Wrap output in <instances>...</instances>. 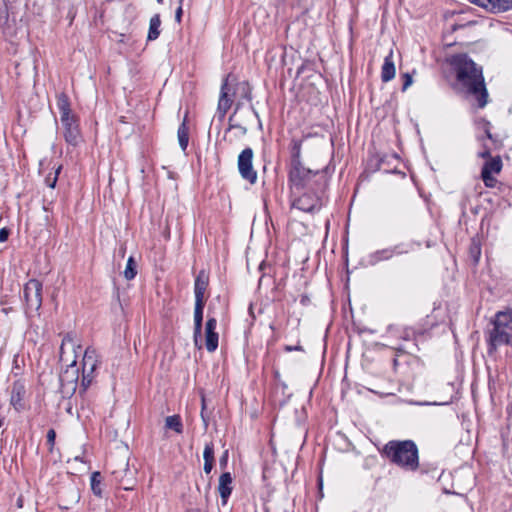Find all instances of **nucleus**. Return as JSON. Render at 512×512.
<instances>
[{"mask_svg":"<svg viewBox=\"0 0 512 512\" xmlns=\"http://www.w3.org/2000/svg\"><path fill=\"white\" fill-rule=\"evenodd\" d=\"M57 108L60 113V119L67 120V117L74 116L70 108V100L69 97L65 93H60L57 95Z\"/></svg>","mask_w":512,"mask_h":512,"instance_id":"aec40b11","label":"nucleus"},{"mask_svg":"<svg viewBox=\"0 0 512 512\" xmlns=\"http://www.w3.org/2000/svg\"><path fill=\"white\" fill-rule=\"evenodd\" d=\"M165 427L174 430L176 433H182L183 425L179 415L168 416L165 419Z\"/></svg>","mask_w":512,"mask_h":512,"instance_id":"b1692460","label":"nucleus"},{"mask_svg":"<svg viewBox=\"0 0 512 512\" xmlns=\"http://www.w3.org/2000/svg\"><path fill=\"white\" fill-rule=\"evenodd\" d=\"M471 3H474L480 7L483 6V4L485 3V0H469Z\"/></svg>","mask_w":512,"mask_h":512,"instance_id":"58836bf2","label":"nucleus"},{"mask_svg":"<svg viewBox=\"0 0 512 512\" xmlns=\"http://www.w3.org/2000/svg\"><path fill=\"white\" fill-rule=\"evenodd\" d=\"M179 7L177 8L176 10V13H175V19L177 22H180L181 21V17H182V13H183V10H182V3L179 2Z\"/></svg>","mask_w":512,"mask_h":512,"instance_id":"e433bc0d","label":"nucleus"},{"mask_svg":"<svg viewBox=\"0 0 512 512\" xmlns=\"http://www.w3.org/2000/svg\"><path fill=\"white\" fill-rule=\"evenodd\" d=\"M25 395L26 389L24 383L15 381L11 389L10 404L16 411H21L25 408Z\"/></svg>","mask_w":512,"mask_h":512,"instance_id":"ddd939ff","label":"nucleus"},{"mask_svg":"<svg viewBox=\"0 0 512 512\" xmlns=\"http://www.w3.org/2000/svg\"><path fill=\"white\" fill-rule=\"evenodd\" d=\"M217 320L214 317L208 318L205 325V347L208 352H214L218 348L219 335L216 332Z\"/></svg>","mask_w":512,"mask_h":512,"instance_id":"f8f14e48","label":"nucleus"},{"mask_svg":"<svg viewBox=\"0 0 512 512\" xmlns=\"http://www.w3.org/2000/svg\"><path fill=\"white\" fill-rule=\"evenodd\" d=\"M63 126V136L67 144L77 146L82 141L78 118L76 115L60 119Z\"/></svg>","mask_w":512,"mask_h":512,"instance_id":"9b49d317","label":"nucleus"},{"mask_svg":"<svg viewBox=\"0 0 512 512\" xmlns=\"http://www.w3.org/2000/svg\"><path fill=\"white\" fill-rule=\"evenodd\" d=\"M232 476L229 472L223 473L219 478L218 491L223 505L227 504L232 493Z\"/></svg>","mask_w":512,"mask_h":512,"instance_id":"dca6fc26","label":"nucleus"},{"mask_svg":"<svg viewBox=\"0 0 512 512\" xmlns=\"http://www.w3.org/2000/svg\"><path fill=\"white\" fill-rule=\"evenodd\" d=\"M391 256L392 251L389 249L378 251L375 254L371 255L369 264L374 265L380 260L389 259Z\"/></svg>","mask_w":512,"mask_h":512,"instance_id":"bb28decb","label":"nucleus"},{"mask_svg":"<svg viewBox=\"0 0 512 512\" xmlns=\"http://www.w3.org/2000/svg\"><path fill=\"white\" fill-rule=\"evenodd\" d=\"M157 2H158V3H162V2H163V0H157Z\"/></svg>","mask_w":512,"mask_h":512,"instance_id":"864d4df0","label":"nucleus"},{"mask_svg":"<svg viewBox=\"0 0 512 512\" xmlns=\"http://www.w3.org/2000/svg\"><path fill=\"white\" fill-rule=\"evenodd\" d=\"M320 178L321 182L316 185V190L314 191L312 186H310L307 191L293 201V208L306 213H315L325 205L327 179L325 175H320Z\"/></svg>","mask_w":512,"mask_h":512,"instance_id":"7ed1b4c3","label":"nucleus"},{"mask_svg":"<svg viewBox=\"0 0 512 512\" xmlns=\"http://www.w3.org/2000/svg\"><path fill=\"white\" fill-rule=\"evenodd\" d=\"M61 166H58L53 174V176L51 175H48L45 179V183L48 187L50 188H54L56 186V183H57V180H58V175L61 171Z\"/></svg>","mask_w":512,"mask_h":512,"instance_id":"c85d7f7f","label":"nucleus"},{"mask_svg":"<svg viewBox=\"0 0 512 512\" xmlns=\"http://www.w3.org/2000/svg\"><path fill=\"white\" fill-rule=\"evenodd\" d=\"M5 14H6V12H5V11H3L2 9H0V16L5 17Z\"/></svg>","mask_w":512,"mask_h":512,"instance_id":"de8ad7c7","label":"nucleus"},{"mask_svg":"<svg viewBox=\"0 0 512 512\" xmlns=\"http://www.w3.org/2000/svg\"><path fill=\"white\" fill-rule=\"evenodd\" d=\"M451 64L456 70L457 79L470 94L476 96L478 105L483 108L487 104V90L484 85L482 69L465 54L452 58Z\"/></svg>","mask_w":512,"mask_h":512,"instance_id":"f257e3e1","label":"nucleus"},{"mask_svg":"<svg viewBox=\"0 0 512 512\" xmlns=\"http://www.w3.org/2000/svg\"><path fill=\"white\" fill-rule=\"evenodd\" d=\"M47 443L49 444L50 446V450L53 449V446L55 444V439H56V432L54 429H49L48 432H47Z\"/></svg>","mask_w":512,"mask_h":512,"instance_id":"2f4dec72","label":"nucleus"},{"mask_svg":"<svg viewBox=\"0 0 512 512\" xmlns=\"http://www.w3.org/2000/svg\"><path fill=\"white\" fill-rule=\"evenodd\" d=\"M231 74H228L222 82L220 96L217 106V113L223 119L233 104L235 88L230 84Z\"/></svg>","mask_w":512,"mask_h":512,"instance_id":"9d476101","label":"nucleus"},{"mask_svg":"<svg viewBox=\"0 0 512 512\" xmlns=\"http://www.w3.org/2000/svg\"><path fill=\"white\" fill-rule=\"evenodd\" d=\"M226 457H227V452H225L224 456L221 458V461H220L221 464L226 463Z\"/></svg>","mask_w":512,"mask_h":512,"instance_id":"ea45409f","label":"nucleus"},{"mask_svg":"<svg viewBox=\"0 0 512 512\" xmlns=\"http://www.w3.org/2000/svg\"><path fill=\"white\" fill-rule=\"evenodd\" d=\"M74 460H75V461L84 462L83 457H81V456H75V457H74Z\"/></svg>","mask_w":512,"mask_h":512,"instance_id":"a19ab883","label":"nucleus"},{"mask_svg":"<svg viewBox=\"0 0 512 512\" xmlns=\"http://www.w3.org/2000/svg\"><path fill=\"white\" fill-rule=\"evenodd\" d=\"M347 368H348V364L346 363V365H345V377H344V381L347 379Z\"/></svg>","mask_w":512,"mask_h":512,"instance_id":"c03bdc74","label":"nucleus"},{"mask_svg":"<svg viewBox=\"0 0 512 512\" xmlns=\"http://www.w3.org/2000/svg\"><path fill=\"white\" fill-rule=\"evenodd\" d=\"M486 135H487V138H489V139H491V138H492V135H491V133H490V131H489V130H486Z\"/></svg>","mask_w":512,"mask_h":512,"instance_id":"49530a36","label":"nucleus"},{"mask_svg":"<svg viewBox=\"0 0 512 512\" xmlns=\"http://www.w3.org/2000/svg\"><path fill=\"white\" fill-rule=\"evenodd\" d=\"M213 463H214V461H208V462L204 461L203 468H204V471L206 474H209L211 472V470L213 468Z\"/></svg>","mask_w":512,"mask_h":512,"instance_id":"c9c22d12","label":"nucleus"},{"mask_svg":"<svg viewBox=\"0 0 512 512\" xmlns=\"http://www.w3.org/2000/svg\"><path fill=\"white\" fill-rule=\"evenodd\" d=\"M3 421H4V419H3V418H1V419H0V427L3 425Z\"/></svg>","mask_w":512,"mask_h":512,"instance_id":"8fccbe9b","label":"nucleus"},{"mask_svg":"<svg viewBox=\"0 0 512 512\" xmlns=\"http://www.w3.org/2000/svg\"><path fill=\"white\" fill-rule=\"evenodd\" d=\"M244 97L247 99V100H251L252 99V96H251V89L249 87L248 84H245V87H244Z\"/></svg>","mask_w":512,"mask_h":512,"instance_id":"4c0bfd02","label":"nucleus"},{"mask_svg":"<svg viewBox=\"0 0 512 512\" xmlns=\"http://www.w3.org/2000/svg\"><path fill=\"white\" fill-rule=\"evenodd\" d=\"M253 150L245 148L238 156L237 166L241 177L248 181L250 184H255L257 181V172L253 168Z\"/></svg>","mask_w":512,"mask_h":512,"instance_id":"1a4fd4ad","label":"nucleus"},{"mask_svg":"<svg viewBox=\"0 0 512 512\" xmlns=\"http://www.w3.org/2000/svg\"><path fill=\"white\" fill-rule=\"evenodd\" d=\"M42 283L37 279H30L24 286V299L28 310L38 311L42 305Z\"/></svg>","mask_w":512,"mask_h":512,"instance_id":"6e6552de","label":"nucleus"},{"mask_svg":"<svg viewBox=\"0 0 512 512\" xmlns=\"http://www.w3.org/2000/svg\"><path fill=\"white\" fill-rule=\"evenodd\" d=\"M136 262L132 256L127 260L126 268L124 270V277L127 280H132L137 275Z\"/></svg>","mask_w":512,"mask_h":512,"instance_id":"393cba45","label":"nucleus"},{"mask_svg":"<svg viewBox=\"0 0 512 512\" xmlns=\"http://www.w3.org/2000/svg\"><path fill=\"white\" fill-rule=\"evenodd\" d=\"M284 350L286 352H292V351H303V347L301 345H295V346H291V345H286L284 347Z\"/></svg>","mask_w":512,"mask_h":512,"instance_id":"f704fd0d","label":"nucleus"},{"mask_svg":"<svg viewBox=\"0 0 512 512\" xmlns=\"http://www.w3.org/2000/svg\"><path fill=\"white\" fill-rule=\"evenodd\" d=\"M344 262H345V267H346V276H345V279H344V289L347 292V300H348L349 309H350V311H352V306H351V301H350V294H349V281H350V277H349V269H348L349 257H348V238L347 237L345 238V245H344Z\"/></svg>","mask_w":512,"mask_h":512,"instance_id":"4be33fe9","label":"nucleus"},{"mask_svg":"<svg viewBox=\"0 0 512 512\" xmlns=\"http://www.w3.org/2000/svg\"><path fill=\"white\" fill-rule=\"evenodd\" d=\"M493 329L489 334V351H495L500 345L512 342V311H500L493 320Z\"/></svg>","mask_w":512,"mask_h":512,"instance_id":"20e7f679","label":"nucleus"},{"mask_svg":"<svg viewBox=\"0 0 512 512\" xmlns=\"http://www.w3.org/2000/svg\"><path fill=\"white\" fill-rule=\"evenodd\" d=\"M209 284V275L205 270H200L194 283L195 301H205V292Z\"/></svg>","mask_w":512,"mask_h":512,"instance_id":"2eb2a0df","label":"nucleus"},{"mask_svg":"<svg viewBox=\"0 0 512 512\" xmlns=\"http://www.w3.org/2000/svg\"><path fill=\"white\" fill-rule=\"evenodd\" d=\"M403 79H404V82H403L402 90L405 91L409 86H411L413 81H412L411 75L408 73L403 74Z\"/></svg>","mask_w":512,"mask_h":512,"instance_id":"473e14b6","label":"nucleus"},{"mask_svg":"<svg viewBox=\"0 0 512 512\" xmlns=\"http://www.w3.org/2000/svg\"><path fill=\"white\" fill-rule=\"evenodd\" d=\"M232 119H233V116H230L229 117V128H228V130L236 129L237 131L240 132L241 135H245L246 132H247L246 127H244L242 125H239V124H232L231 123Z\"/></svg>","mask_w":512,"mask_h":512,"instance_id":"c756f323","label":"nucleus"},{"mask_svg":"<svg viewBox=\"0 0 512 512\" xmlns=\"http://www.w3.org/2000/svg\"><path fill=\"white\" fill-rule=\"evenodd\" d=\"M179 2H180V3H182V2H183V0H179Z\"/></svg>","mask_w":512,"mask_h":512,"instance_id":"5fc2aeb1","label":"nucleus"},{"mask_svg":"<svg viewBox=\"0 0 512 512\" xmlns=\"http://www.w3.org/2000/svg\"><path fill=\"white\" fill-rule=\"evenodd\" d=\"M349 29L352 31V20L349 22Z\"/></svg>","mask_w":512,"mask_h":512,"instance_id":"09e8293b","label":"nucleus"},{"mask_svg":"<svg viewBox=\"0 0 512 512\" xmlns=\"http://www.w3.org/2000/svg\"><path fill=\"white\" fill-rule=\"evenodd\" d=\"M478 155L481 158H488L483 165L481 177L486 187L493 188L497 182L493 174H499L501 172L502 160L499 156L490 157V150L488 148H484Z\"/></svg>","mask_w":512,"mask_h":512,"instance_id":"423d86ee","label":"nucleus"},{"mask_svg":"<svg viewBox=\"0 0 512 512\" xmlns=\"http://www.w3.org/2000/svg\"><path fill=\"white\" fill-rule=\"evenodd\" d=\"M99 365L97 352L94 348L88 347L85 350L82 360V381L81 385L87 389L95 378V372Z\"/></svg>","mask_w":512,"mask_h":512,"instance_id":"0eeeda50","label":"nucleus"},{"mask_svg":"<svg viewBox=\"0 0 512 512\" xmlns=\"http://www.w3.org/2000/svg\"><path fill=\"white\" fill-rule=\"evenodd\" d=\"M304 70V65L298 68L297 74H301Z\"/></svg>","mask_w":512,"mask_h":512,"instance_id":"37998d69","label":"nucleus"},{"mask_svg":"<svg viewBox=\"0 0 512 512\" xmlns=\"http://www.w3.org/2000/svg\"><path fill=\"white\" fill-rule=\"evenodd\" d=\"M318 484H319V489L321 492L322 491V478L321 477H319Z\"/></svg>","mask_w":512,"mask_h":512,"instance_id":"79ce46f5","label":"nucleus"},{"mask_svg":"<svg viewBox=\"0 0 512 512\" xmlns=\"http://www.w3.org/2000/svg\"><path fill=\"white\" fill-rule=\"evenodd\" d=\"M160 26H161L160 15L159 14H155L150 19V23H149V30H148V35H147V39L149 41H154V40H156L159 37V35H160Z\"/></svg>","mask_w":512,"mask_h":512,"instance_id":"412c9836","label":"nucleus"},{"mask_svg":"<svg viewBox=\"0 0 512 512\" xmlns=\"http://www.w3.org/2000/svg\"><path fill=\"white\" fill-rule=\"evenodd\" d=\"M178 142L183 151L187 149L189 142V129L185 121L179 126L177 131Z\"/></svg>","mask_w":512,"mask_h":512,"instance_id":"5701e85b","label":"nucleus"},{"mask_svg":"<svg viewBox=\"0 0 512 512\" xmlns=\"http://www.w3.org/2000/svg\"><path fill=\"white\" fill-rule=\"evenodd\" d=\"M482 8L492 13L505 12L512 8V0H485Z\"/></svg>","mask_w":512,"mask_h":512,"instance_id":"6ab92c4d","label":"nucleus"},{"mask_svg":"<svg viewBox=\"0 0 512 512\" xmlns=\"http://www.w3.org/2000/svg\"><path fill=\"white\" fill-rule=\"evenodd\" d=\"M396 69L393 61V51L384 58V63L381 68V79L383 82H389L395 77Z\"/></svg>","mask_w":512,"mask_h":512,"instance_id":"a211bd4d","label":"nucleus"},{"mask_svg":"<svg viewBox=\"0 0 512 512\" xmlns=\"http://www.w3.org/2000/svg\"><path fill=\"white\" fill-rule=\"evenodd\" d=\"M205 306V301H195L194 308V342L195 346L199 349L202 347L198 344L199 339L202 334V321H203V309Z\"/></svg>","mask_w":512,"mask_h":512,"instance_id":"4468645a","label":"nucleus"},{"mask_svg":"<svg viewBox=\"0 0 512 512\" xmlns=\"http://www.w3.org/2000/svg\"><path fill=\"white\" fill-rule=\"evenodd\" d=\"M101 474L100 472H93L92 475H91V489L93 491V493L97 496H101V488H100V484H101Z\"/></svg>","mask_w":512,"mask_h":512,"instance_id":"a878e982","label":"nucleus"},{"mask_svg":"<svg viewBox=\"0 0 512 512\" xmlns=\"http://www.w3.org/2000/svg\"><path fill=\"white\" fill-rule=\"evenodd\" d=\"M253 112L255 114L256 117H258V113L253 109Z\"/></svg>","mask_w":512,"mask_h":512,"instance_id":"603ef678","label":"nucleus"},{"mask_svg":"<svg viewBox=\"0 0 512 512\" xmlns=\"http://www.w3.org/2000/svg\"><path fill=\"white\" fill-rule=\"evenodd\" d=\"M68 346L72 349V351H74L75 343H74L72 335H70V334H66L62 339V343H61L60 351H59V357L62 362H65V363L71 362V365L73 366L76 363V356L70 357L68 355V353L66 351Z\"/></svg>","mask_w":512,"mask_h":512,"instance_id":"f3484780","label":"nucleus"},{"mask_svg":"<svg viewBox=\"0 0 512 512\" xmlns=\"http://www.w3.org/2000/svg\"><path fill=\"white\" fill-rule=\"evenodd\" d=\"M10 235V230L6 227L0 229V243L7 241Z\"/></svg>","mask_w":512,"mask_h":512,"instance_id":"72a5a7b5","label":"nucleus"},{"mask_svg":"<svg viewBox=\"0 0 512 512\" xmlns=\"http://www.w3.org/2000/svg\"><path fill=\"white\" fill-rule=\"evenodd\" d=\"M201 402H202L201 418H202V420L204 422L205 427L207 428L208 427V423H209V418H208V416L205 413V411H206V403H205V397L204 396H202Z\"/></svg>","mask_w":512,"mask_h":512,"instance_id":"7c9ffc66","label":"nucleus"},{"mask_svg":"<svg viewBox=\"0 0 512 512\" xmlns=\"http://www.w3.org/2000/svg\"><path fill=\"white\" fill-rule=\"evenodd\" d=\"M204 461H214V446L213 443H207L203 452Z\"/></svg>","mask_w":512,"mask_h":512,"instance_id":"cd10ccee","label":"nucleus"},{"mask_svg":"<svg viewBox=\"0 0 512 512\" xmlns=\"http://www.w3.org/2000/svg\"><path fill=\"white\" fill-rule=\"evenodd\" d=\"M352 207V200L349 202V210L351 209Z\"/></svg>","mask_w":512,"mask_h":512,"instance_id":"3c124183","label":"nucleus"},{"mask_svg":"<svg viewBox=\"0 0 512 512\" xmlns=\"http://www.w3.org/2000/svg\"><path fill=\"white\" fill-rule=\"evenodd\" d=\"M320 175H325L320 171H312L302 165L298 159L292 161V167L289 172V181L296 188H303L305 186H312V179L315 178L313 183L315 185L321 182Z\"/></svg>","mask_w":512,"mask_h":512,"instance_id":"39448f33","label":"nucleus"},{"mask_svg":"<svg viewBox=\"0 0 512 512\" xmlns=\"http://www.w3.org/2000/svg\"><path fill=\"white\" fill-rule=\"evenodd\" d=\"M347 393H348V389L343 388V389H342V395H343V396H345Z\"/></svg>","mask_w":512,"mask_h":512,"instance_id":"a18cd8bd","label":"nucleus"},{"mask_svg":"<svg viewBox=\"0 0 512 512\" xmlns=\"http://www.w3.org/2000/svg\"><path fill=\"white\" fill-rule=\"evenodd\" d=\"M382 454L392 463L408 470L414 471L418 468V449L411 440L389 441L383 448Z\"/></svg>","mask_w":512,"mask_h":512,"instance_id":"f03ea898","label":"nucleus"}]
</instances>
